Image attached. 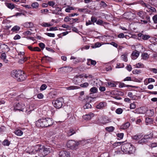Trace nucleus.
<instances>
[{
    "label": "nucleus",
    "instance_id": "obj_1",
    "mask_svg": "<svg viewBox=\"0 0 157 157\" xmlns=\"http://www.w3.org/2000/svg\"><path fill=\"white\" fill-rule=\"evenodd\" d=\"M11 76L17 81L19 82L24 81L26 78V76L24 72L21 70H13L11 73Z\"/></svg>",
    "mask_w": 157,
    "mask_h": 157
},
{
    "label": "nucleus",
    "instance_id": "obj_2",
    "mask_svg": "<svg viewBox=\"0 0 157 157\" xmlns=\"http://www.w3.org/2000/svg\"><path fill=\"white\" fill-rule=\"evenodd\" d=\"M122 151L125 154H131L135 151L134 147L129 143H125L121 147Z\"/></svg>",
    "mask_w": 157,
    "mask_h": 157
},
{
    "label": "nucleus",
    "instance_id": "obj_3",
    "mask_svg": "<svg viewBox=\"0 0 157 157\" xmlns=\"http://www.w3.org/2000/svg\"><path fill=\"white\" fill-rule=\"evenodd\" d=\"M52 151V148L50 147H45L40 145L39 154L41 157H44Z\"/></svg>",
    "mask_w": 157,
    "mask_h": 157
},
{
    "label": "nucleus",
    "instance_id": "obj_4",
    "mask_svg": "<svg viewBox=\"0 0 157 157\" xmlns=\"http://www.w3.org/2000/svg\"><path fill=\"white\" fill-rule=\"evenodd\" d=\"M82 142L81 141L76 142L72 140H69L68 141L67 145L70 148L73 149L77 147Z\"/></svg>",
    "mask_w": 157,
    "mask_h": 157
},
{
    "label": "nucleus",
    "instance_id": "obj_5",
    "mask_svg": "<svg viewBox=\"0 0 157 157\" xmlns=\"http://www.w3.org/2000/svg\"><path fill=\"white\" fill-rule=\"evenodd\" d=\"M62 99H56L53 101L52 103L55 107L59 109L62 106Z\"/></svg>",
    "mask_w": 157,
    "mask_h": 157
},
{
    "label": "nucleus",
    "instance_id": "obj_6",
    "mask_svg": "<svg viewBox=\"0 0 157 157\" xmlns=\"http://www.w3.org/2000/svg\"><path fill=\"white\" fill-rule=\"evenodd\" d=\"M36 125L39 127H46L45 118L40 119L36 122Z\"/></svg>",
    "mask_w": 157,
    "mask_h": 157
},
{
    "label": "nucleus",
    "instance_id": "obj_7",
    "mask_svg": "<svg viewBox=\"0 0 157 157\" xmlns=\"http://www.w3.org/2000/svg\"><path fill=\"white\" fill-rule=\"evenodd\" d=\"M40 144H37L32 147L31 149L29 151V154H35L37 152L39 154Z\"/></svg>",
    "mask_w": 157,
    "mask_h": 157
},
{
    "label": "nucleus",
    "instance_id": "obj_8",
    "mask_svg": "<svg viewBox=\"0 0 157 157\" xmlns=\"http://www.w3.org/2000/svg\"><path fill=\"white\" fill-rule=\"evenodd\" d=\"M124 17L127 19L132 20L135 17V14L131 12H128L124 13L123 14Z\"/></svg>",
    "mask_w": 157,
    "mask_h": 157
},
{
    "label": "nucleus",
    "instance_id": "obj_9",
    "mask_svg": "<svg viewBox=\"0 0 157 157\" xmlns=\"http://www.w3.org/2000/svg\"><path fill=\"white\" fill-rule=\"evenodd\" d=\"M142 19L140 20L139 23L142 24H146L148 22H150V17L147 15H145L141 18Z\"/></svg>",
    "mask_w": 157,
    "mask_h": 157
},
{
    "label": "nucleus",
    "instance_id": "obj_10",
    "mask_svg": "<svg viewBox=\"0 0 157 157\" xmlns=\"http://www.w3.org/2000/svg\"><path fill=\"white\" fill-rule=\"evenodd\" d=\"M25 52H18V55L21 58L19 60L20 62L21 63H23L27 60V57L25 55Z\"/></svg>",
    "mask_w": 157,
    "mask_h": 157
},
{
    "label": "nucleus",
    "instance_id": "obj_11",
    "mask_svg": "<svg viewBox=\"0 0 157 157\" xmlns=\"http://www.w3.org/2000/svg\"><path fill=\"white\" fill-rule=\"evenodd\" d=\"M45 118L46 127L52 125L53 124L54 121L53 119L49 117Z\"/></svg>",
    "mask_w": 157,
    "mask_h": 157
},
{
    "label": "nucleus",
    "instance_id": "obj_12",
    "mask_svg": "<svg viewBox=\"0 0 157 157\" xmlns=\"http://www.w3.org/2000/svg\"><path fill=\"white\" fill-rule=\"evenodd\" d=\"M24 106L25 105L23 104H20L18 103L15 105V106L14 109L15 111L17 110L19 111H23Z\"/></svg>",
    "mask_w": 157,
    "mask_h": 157
},
{
    "label": "nucleus",
    "instance_id": "obj_13",
    "mask_svg": "<svg viewBox=\"0 0 157 157\" xmlns=\"http://www.w3.org/2000/svg\"><path fill=\"white\" fill-rule=\"evenodd\" d=\"M59 155V157H70V155L69 152L64 151H60Z\"/></svg>",
    "mask_w": 157,
    "mask_h": 157
},
{
    "label": "nucleus",
    "instance_id": "obj_14",
    "mask_svg": "<svg viewBox=\"0 0 157 157\" xmlns=\"http://www.w3.org/2000/svg\"><path fill=\"white\" fill-rule=\"evenodd\" d=\"M94 114L92 113H90L87 114H86L83 116V118L86 120H89L91 119L94 117Z\"/></svg>",
    "mask_w": 157,
    "mask_h": 157
},
{
    "label": "nucleus",
    "instance_id": "obj_15",
    "mask_svg": "<svg viewBox=\"0 0 157 157\" xmlns=\"http://www.w3.org/2000/svg\"><path fill=\"white\" fill-rule=\"evenodd\" d=\"M138 36L139 37H141L142 39L144 40H147L150 38V36L148 35L144 34L141 33H139L138 34Z\"/></svg>",
    "mask_w": 157,
    "mask_h": 157
},
{
    "label": "nucleus",
    "instance_id": "obj_16",
    "mask_svg": "<svg viewBox=\"0 0 157 157\" xmlns=\"http://www.w3.org/2000/svg\"><path fill=\"white\" fill-rule=\"evenodd\" d=\"M147 116L149 117H152L154 114L153 109H150L147 110L146 112Z\"/></svg>",
    "mask_w": 157,
    "mask_h": 157
},
{
    "label": "nucleus",
    "instance_id": "obj_17",
    "mask_svg": "<svg viewBox=\"0 0 157 157\" xmlns=\"http://www.w3.org/2000/svg\"><path fill=\"white\" fill-rule=\"evenodd\" d=\"M87 60L86 64L88 66H90V65H95L96 64V62L95 60L91 59H87Z\"/></svg>",
    "mask_w": 157,
    "mask_h": 157
},
{
    "label": "nucleus",
    "instance_id": "obj_18",
    "mask_svg": "<svg viewBox=\"0 0 157 157\" xmlns=\"http://www.w3.org/2000/svg\"><path fill=\"white\" fill-rule=\"evenodd\" d=\"M132 59H135L137 58L139 55V52L137 51H133L132 53Z\"/></svg>",
    "mask_w": 157,
    "mask_h": 157
},
{
    "label": "nucleus",
    "instance_id": "obj_19",
    "mask_svg": "<svg viewBox=\"0 0 157 157\" xmlns=\"http://www.w3.org/2000/svg\"><path fill=\"white\" fill-rule=\"evenodd\" d=\"M24 27L27 28H33V24L31 22H26L23 24Z\"/></svg>",
    "mask_w": 157,
    "mask_h": 157
},
{
    "label": "nucleus",
    "instance_id": "obj_20",
    "mask_svg": "<svg viewBox=\"0 0 157 157\" xmlns=\"http://www.w3.org/2000/svg\"><path fill=\"white\" fill-rule=\"evenodd\" d=\"M106 105V104L105 102H101L96 106V108L98 109L102 108Z\"/></svg>",
    "mask_w": 157,
    "mask_h": 157
},
{
    "label": "nucleus",
    "instance_id": "obj_21",
    "mask_svg": "<svg viewBox=\"0 0 157 157\" xmlns=\"http://www.w3.org/2000/svg\"><path fill=\"white\" fill-rule=\"evenodd\" d=\"M5 5L9 9L12 10L15 8V5L11 3L5 2Z\"/></svg>",
    "mask_w": 157,
    "mask_h": 157
},
{
    "label": "nucleus",
    "instance_id": "obj_22",
    "mask_svg": "<svg viewBox=\"0 0 157 157\" xmlns=\"http://www.w3.org/2000/svg\"><path fill=\"white\" fill-rule=\"evenodd\" d=\"M14 133L16 135L18 136H21L23 135V132L20 129H18L14 131Z\"/></svg>",
    "mask_w": 157,
    "mask_h": 157
},
{
    "label": "nucleus",
    "instance_id": "obj_23",
    "mask_svg": "<svg viewBox=\"0 0 157 157\" xmlns=\"http://www.w3.org/2000/svg\"><path fill=\"white\" fill-rule=\"evenodd\" d=\"M130 125V124L128 122H126L121 126V128L122 129H125L128 128Z\"/></svg>",
    "mask_w": 157,
    "mask_h": 157
},
{
    "label": "nucleus",
    "instance_id": "obj_24",
    "mask_svg": "<svg viewBox=\"0 0 157 157\" xmlns=\"http://www.w3.org/2000/svg\"><path fill=\"white\" fill-rule=\"evenodd\" d=\"M153 120L152 118L149 117H146L145 118V122L146 125H149L152 123Z\"/></svg>",
    "mask_w": 157,
    "mask_h": 157
},
{
    "label": "nucleus",
    "instance_id": "obj_25",
    "mask_svg": "<svg viewBox=\"0 0 157 157\" xmlns=\"http://www.w3.org/2000/svg\"><path fill=\"white\" fill-rule=\"evenodd\" d=\"M126 86L127 87H132V88H137V87H136L135 86H132L131 85H125V84L123 83H121L119 85V87L120 88H122L123 87Z\"/></svg>",
    "mask_w": 157,
    "mask_h": 157
},
{
    "label": "nucleus",
    "instance_id": "obj_26",
    "mask_svg": "<svg viewBox=\"0 0 157 157\" xmlns=\"http://www.w3.org/2000/svg\"><path fill=\"white\" fill-rule=\"evenodd\" d=\"M136 15L137 16L141 18L145 15V12L143 11H139L136 13Z\"/></svg>",
    "mask_w": 157,
    "mask_h": 157
},
{
    "label": "nucleus",
    "instance_id": "obj_27",
    "mask_svg": "<svg viewBox=\"0 0 157 157\" xmlns=\"http://www.w3.org/2000/svg\"><path fill=\"white\" fill-rule=\"evenodd\" d=\"M1 47L2 48V49L6 50L7 52H9L10 50V48L8 46L4 44H2Z\"/></svg>",
    "mask_w": 157,
    "mask_h": 157
},
{
    "label": "nucleus",
    "instance_id": "obj_28",
    "mask_svg": "<svg viewBox=\"0 0 157 157\" xmlns=\"http://www.w3.org/2000/svg\"><path fill=\"white\" fill-rule=\"evenodd\" d=\"M41 25L44 27H48L52 26L53 24L49 23L43 22L41 24Z\"/></svg>",
    "mask_w": 157,
    "mask_h": 157
},
{
    "label": "nucleus",
    "instance_id": "obj_29",
    "mask_svg": "<svg viewBox=\"0 0 157 157\" xmlns=\"http://www.w3.org/2000/svg\"><path fill=\"white\" fill-rule=\"evenodd\" d=\"M78 87L77 86H71L69 87H66V88L67 90H73L75 89H78Z\"/></svg>",
    "mask_w": 157,
    "mask_h": 157
},
{
    "label": "nucleus",
    "instance_id": "obj_30",
    "mask_svg": "<svg viewBox=\"0 0 157 157\" xmlns=\"http://www.w3.org/2000/svg\"><path fill=\"white\" fill-rule=\"evenodd\" d=\"M107 86L110 87H115L116 86V84L114 82H107Z\"/></svg>",
    "mask_w": 157,
    "mask_h": 157
},
{
    "label": "nucleus",
    "instance_id": "obj_31",
    "mask_svg": "<svg viewBox=\"0 0 157 157\" xmlns=\"http://www.w3.org/2000/svg\"><path fill=\"white\" fill-rule=\"evenodd\" d=\"M78 76L76 75L75 76L73 79V81L76 84H78L79 82L78 81L80 80V79L78 78Z\"/></svg>",
    "mask_w": 157,
    "mask_h": 157
},
{
    "label": "nucleus",
    "instance_id": "obj_32",
    "mask_svg": "<svg viewBox=\"0 0 157 157\" xmlns=\"http://www.w3.org/2000/svg\"><path fill=\"white\" fill-rule=\"evenodd\" d=\"M98 89L96 87H93L90 89V91L92 93H97Z\"/></svg>",
    "mask_w": 157,
    "mask_h": 157
},
{
    "label": "nucleus",
    "instance_id": "obj_33",
    "mask_svg": "<svg viewBox=\"0 0 157 157\" xmlns=\"http://www.w3.org/2000/svg\"><path fill=\"white\" fill-rule=\"evenodd\" d=\"M114 129V128L113 126H110L106 128L105 130L109 132H112Z\"/></svg>",
    "mask_w": 157,
    "mask_h": 157
},
{
    "label": "nucleus",
    "instance_id": "obj_34",
    "mask_svg": "<svg viewBox=\"0 0 157 157\" xmlns=\"http://www.w3.org/2000/svg\"><path fill=\"white\" fill-rule=\"evenodd\" d=\"M39 4L37 2H34L32 3L31 4V6L33 8H37L39 6Z\"/></svg>",
    "mask_w": 157,
    "mask_h": 157
},
{
    "label": "nucleus",
    "instance_id": "obj_35",
    "mask_svg": "<svg viewBox=\"0 0 157 157\" xmlns=\"http://www.w3.org/2000/svg\"><path fill=\"white\" fill-rule=\"evenodd\" d=\"M135 66V67L137 68H143L144 67V65L141 63H138Z\"/></svg>",
    "mask_w": 157,
    "mask_h": 157
},
{
    "label": "nucleus",
    "instance_id": "obj_36",
    "mask_svg": "<svg viewBox=\"0 0 157 157\" xmlns=\"http://www.w3.org/2000/svg\"><path fill=\"white\" fill-rule=\"evenodd\" d=\"M75 133V132L73 129H70L67 133L68 136H70L73 135Z\"/></svg>",
    "mask_w": 157,
    "mask_h": 157
},
{
    "label": "nucleus",
    "instance_id": "obj_37",
    "mask_svg": "<svg viewBox=\"0 0 157 157\" xmlns=\"http://www.w3.org/2000/svg\"><path fill=\"white\" fill-rule=\"evenodd\" d=\"M142 58L144 59H146L148 57V55L147 53H144L142 54Z\"/></svg>",
    "mask_w": 157,
    "mask_h": 157
},
{
    "label": "nucleus",
    "instance_id": "obj_38",
    "mask_svg": "<svg viewBox=\"0 0 157 157\" xmlns=\"http://www.w3.org/2000/svg\"><path fill=\"white\" fill-rule=\"evenodd\" d=\"M54 114V111L53 109H51L50 110H48L47 112V114L48 116H51V115H53Z\"/></svg>",
    "mask_w": 157,
    "mask_h": 157
},
{
    "label": "nucleus",
    "instance_id": "obj_39",
    "mask_svg": "<svg viewBox=\"0 0 157 157\" xmlns=\"http://www.w3.org/2000/svg\"><path fill=\"white\" fill-rule=\"evenodd\" d=\"M20 27L17 25L14 26L11 29V31L13 32H15L17 31H18L20 29Z\"/></svg>",
    "mask_w": 157,
    "mask_h": 157
},
{
    "label": "nucleus",
    "instance_id": "obj_40",
    "mask_svg": "<svg viewBox=\"0 0 157 157\" xmlns=\"http://www.w3.org/2000/svg\"><path fill=\"white\" fill-rule=\"evenodd\" d=\"M89 85V84L87 82H85L84 83L81 84L80 85V86L82 88L87 87Z\"/></svg>",
    "mask_w": 157,
    "mask_h": 157
},
{
    "label": "nucleus",
    "instance_id": "obj_41",
    "mask_svg": "<svg viewBox=\"0 0 157 157\" xmlns=\"http://www.w3.org/2000/svg\"><path fill=\"white\" fill-rule=\"evenodd\" d=\"M10 144V143L9 141L6 140H5L2 142V144L4 146H8Z\"/></svg>",
    "mask_w": 157,
    "mask_h": 157
},
{
    "label": "nucleus",
    "instance_id": "obj_42",
    "mask_svg": "<svg viewBox=\"0 0 157 157\" xmlns=\"http://www.w3.org/2000/svg\"><path fill=\"white\" fill-rule=\"evenodd\" d=\"M78 20V18H71L70 21V24H72L75 23Z\"/></svg>",
    "mask_w": 157,
    "mask_h": 157
},
{
    "label": "nucleus",
    "instance_id": "obj_43",
    "mask_svg": "<svg viewBox=\"0 0 157 157\" xmlns=\"http://www.w3.org/2000/svg\"><path fill=\"white\" fill-rule=\"evenodd\" d=\"M124 65L123 63H117L116 67V68H121L123 67Z\"/></svg>",
    "mask_w": 157,
    "mask_h": 157
},
{
    "label": "nucleus",
    "instance_id": "obj_44",
    "mask_svg": "<svg viewBox=\"0 0 157 157\" xmlns=\"http://www.w3.org/2000/svg\"><path fill=\"white\" fill-rule=\"evenodd\" d=\"M49 10L47 9L42 10H40V13L46 14L48 12Z\"/></svg>",
    "mask_w": 157,
    "mask_h": 157
},
{
    "label": "nucleus",
    "instance_id": "obj_45",
    "mask_svg": "<svg viewBox=\"0 0 157 157\" xmlns=\"http://www.w3.org/2000/svg\"><path fill=\"white\" fill-rule=\"evenodd\" d=\"M140 4L143 7L145 6L147 8H149V7H150V6L149 4L145 3L143 1H141L140 2Z\"/></svg>",
    "mask_w": 157,
    "mask_h": 157
},
{
    "label": "nucleus",
    "instance_id": "obj_46",
    "mask_svg": "<svg viewBox=\"0 0 157 157\" xmlns=\"http://www.w3.org/2000/svg\"><path fill=\"white\" fill-rule=\"evenodd\" d=\"M23 34L25 36H28V35H31L32 34V33L30 31L27 30L25 31L23 33Z\"/></svg>",
    "mask_w": 157,
    "mask_h": 157
},
{
    "label": "nucleus",
    "instance_id": "obj_47",
    "mask_svg": "<svg viewBox=\"0 0 157 157\" xmlns=\"http://www.w3.org/2000/svg\"><path fill=\"white\" fill-rule=\"evenodd\" d=\"M121 57L122 60L124 61L125 62H127V57L126 55H122Z\"/></svg>",
    "mask_w": 157,
    "mask_h": 157
},
{
    "label": "nucleus",
    "instance_id": "obj_48",
    "mask_svg": "<svg viewBox=\"0 0 157 157\" xmlns=\"http://www.w3.org/2000/svg\"><path fill=\"white\" fill-rule=\"evenodd\" d=\"M56 30H57V29L56 27H51L49 29H48V28L47 29V31H52Z\"/></svg>",
    "mask_w": 157,
    "mask_h": 157
},
{
    "label": "nucleus",
    "instance_id": "obj_49",
    "mask_svg": "<svg viewBox=\"0 0 157 157\" xmlns=\"http://www.w3.org/2000/svg\"><path fill=\"white\" fill-rule=\"evenodd\" d=\"M147 141L145 139L144 137L141 140L139 141V143L142 144L143 143H145L146 142H147Z\"/></svg>",
    "mask_w": 157,
    "mask_h": 157
},
{
    "label": "nucleus",
    "instance_id": "obj_50",
    "mask_svg": "<svg viewBox=\"0 0 157 157\" xmlns=\"http://www.w3.org/2000/svg\"><path fill=\"white\" fill-rule=\"evenodd\" d=\"M47 87V86L46 84H43L40 86V90H44Z\"/></svg>",
    "mask_w": 157,
    "mask_h": 157
},
{
    "label": "nucleus",
    "instance_id": "obj_51",
    "mask_svg": "<svg viewBox=\"0 0 157 157\" xmlns=\"http://www.w3.org/2000/svg\"><path fill=\"white\" fill-rule=\"evenodd\" d=\"M116 112L118 114H121L122 112V109L121 108H118L116 110Z\"/></svg>",
    "mask_w": 157,
    "mask_h": 157
},
{
    "label": "nucleus",
    "instance_id": "obj_52",
    "mask_svg": "<svg viewBox=\"0 0 157 157\" xmlns=\"http://www.w3.org/2000/svg\"><path fill=\"white\" fill-rule=\"evenodd\" d=\"M140 138V136L139 135H135L132 137V138L133 139L135 140H138Z\"/></svg>",
    "mask_w": 157,
    "mask_h": 157
},
{
    "label": "nucleus",
    "instance_id": "obj_53",
    "mask_svg": "<svg viewBox=\"0 0 157 157\" xmlns=\"http://www.w3.org/2000/svg\"><path fill=\"white\" fill-rule=\"evenodd\" d=\"M45 34L48 36L50 37H54L55 35L54 33H45Z\"/></svg>",
    "mask_w": 157,
    "mask_h": 157
},
{
    "label": "nucleus",
    "instance_id": "obj_54",
    "mask_svg": "<svg viewBox=\"0 0 157 157\" xmlns=\"http://www.w3.org/2000/svg\"><path fill=\"white\" fill-rule=\"evenodd\" d=\"M117 137L121 139H122L124 136V134L123 133H118L117 134Z\"/></svg>",
    "mask_w": 157,
    "mask_h": 157
},
{
    "label": "nucleus",
    "instance_id": "obj_55",
    "mask_svg": "<svg viewBox=\"0 0 157 157\" xmlns=\"http://www.w3.org/2000/svg\"><path fill=\"white\" fill-rule=\"evenodd\" d=\"M132 73L134 74H138L140 73V70H135L132 71Z\"/></svg>",
    "mask_w": 157,
    "mask_h": 157
},
{
    "label": "nucleus",
    "instance_id": "obj_56",
    "mask_svg": "<svg viewBox=\"0 0 157 157\" xmlns=\"http://www.w3.org/2000/svg\"><path fill=\"white\" fill-rule=\"evenodd\" d=\"M6 56L5 52L2 53L1 56V58L2 59H5L6 58Z\"/></svg>",
    "mask_w": 157,
    "mask_h": 157
},
{
    "label": "nucleus",
    "instance_id": "obj_57",
    "mask_svg": "<svg viewBox=\"0 0 157 157\" xmlns=\"http://www.w3.org/2000/svg\"><path fill=\"white\" fill-rule=\"evenodd\" d=\"M81 61V59L80 58H76L75 59L73 60V62L74 63H76L79 62Z\"/></svg>",
    "mask_w": 157,
    "mask_h": 157
},
{
    "label": "nucleus",
    "instance_id": "obj_58",
    "mask_svg": "<svg viewBox=\"0 0 157 157\" xmlns=\"http://www.w3.org/2000/svg\"><path fill=\"white\" fill-rule=\"evenodd\" d=\"M154 23H157V15H155L152 17Z\"/></svg>",
    "mask_w": 157,
    "mask_h": 157
},
{
    "label": "nucleus",
    "instance_id": "obj_59",
    "mask_svg": "<svg viewBox=\"0 0 157 157\" xmlns=\"http://www.w3.org/2000/svg\"><path fill=\"white\" fill-rule=\"evenodd\" d=\"M91 20L92 22L95 23L97 21V19L96 17L92 16L91 18Z\"/></svg>",
    "mask_w": 157,
    "mask_h": 157
},
{
    "label": "nucleus",
    "instance_id": "obj_60",
    "mask_svg": "<svg viewBox=\"0 0 157 157\" xmlns=\"http://www.w3.org/2000/svg\"><path fill=\"white\" fill-rule=\"evenodd\" d=\"M103 23V21L101 20H98L97 21L96 24L98 25H102Z\"/></svg>",
    "mask_w": 157,
    "mask_h": 157
},
{
    "label": "nucleus",
    "instance_id": "obj_61",
    "mask_svg": "<svg viewBox=\"0 0 157 157\" xmlns=\"http://www.w3.org/2000/svg\"><path fill=\"white\" fill-rule=\"evenodd\" d=\"M91 105L89 103H87L84 105V109H88L91 107Z\"/></svg>",
    "mask_w": 157,
    "mask_h": 157
},
{
    "label": "nucleus",
    "instance_id": "obj_62",
    "mask_svg": "<svg viewBox=\"0 0 157 157\" xmlns=\"http://www.w3.org/2000/svg\"><path fill=\"white\" fill-rule=\"evenodd\" d=\"M151 135H145L144 136V138L147 141L149 139H150L151 137Z\"/></svg>",
    "mask_w": 157,
    "mask_h": 157
},
{
    "label": "nucleus",
    "instance_id": "obj_63",
    "mask_svg": "<svg viewBox=\"0 0 157 157\" xmlns=\"http://www.w3.org/2000/svg\"><path fill=\"white\" fill-rule=\"evenodd\" d=\"M150 71L155 74H157V69L155 68H151Z\"/></svg>",
    "mask_w": 157,
    "mask_h": 157
},
{
    "label": "nucleus",
    "instance_id": "obj_64",
    "mask_svg": "<svg viewBox=\"0 0 157 157\" xmlns=\"http://www.w3.org/2000/svg\"><path fill=\"white\" fill-rule=\"evenodd\" d=\"M149 146L151 147H154L157 146V144L155 143H152L150 144Z\"/></svg>",
    "mask_w": 157,
    "mask_h": 157
}]
</instances>
